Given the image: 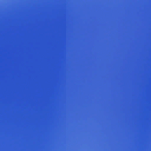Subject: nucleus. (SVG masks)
<instances>
[{
  "label": "nucleus",
  "instance_id": "nucleus-1",
  "mask_svg": "<svg viewBox=\"0 0 151 151\" xmlns=\"http://www.w3.org/2000/svg\"><path fill=\"white\" fill-rule=\"evenodd\" d=\"M18 18H17V103H18V95H19V50H18V46H19V38H18Z\"/></svg>",
  "mask_w": 151,
  "mask_h": 151
}]
</instances>
